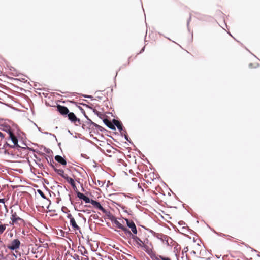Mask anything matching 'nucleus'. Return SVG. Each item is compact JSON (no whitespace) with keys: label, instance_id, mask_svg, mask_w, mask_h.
<instances>
[{"label":"nucleus","instance_id":"423d86ee","mask_svg":"<svg viewBox=\"0 0 260 260\" xmlns=\"http://www.w3.org/2000/svg\"><path fill=\"white\" fill-rule=\"evenodd\" d=\"M8 138L11 139L13 143L12 147L18 146V139L12 131L8 134Z\"/></svg>","mask_w":260,"mask_h":260},{"label":"nucleus","instance_id":"f03ea898","mask_svg":"<svg viewBox=\"0 0 260 260\" xmlns=\"http://www.w3.org/2000/svg\"><path fill=\"white\" fill-rule=\"evenodd\" d=\"M107 217L110 219V220L114 223V224L116 225V227H117L118 229H121L123 231H124L125 233H128L129 234H131L130 231L124 226H123L122 224H121L116 219V218L110 212V214L108 215Z\"/></svg>","mask_w":260,"mask_h":260},{"label":"nucleus","instance_id":"1a4fd4ad","mask_svg":"<svg viewBox=\"0 0 260 260\" xmlns=\"http://www.w3.org/2000/svg\"><path fill=\"white\" fill-rule=\"evenodd\" d=\"M0 130L5 132L7 135L12 131L10 126L5 123L0 124Z\"/></svg>","mask_w":260,"mask_h":260},{"label":"nucleus","instance_id":"393cba45","mask_svg":"<svg viewBox=\"0 0 260 260\" xmlns=\"http://www.w3.org/2000/svg\"><path fill=\"white\" fill-rule=\"evenodd\" d=\"M0 203H4V199H0Z\"/></svg>","mask_w":260,"mask_h":260},{"label":"nucleus","instance_id":"412c9836","mask_svg":"<svg viewBox=\"0 0 260 260\" xmlns=\"http://www.w3.org/2000/svg\"><path fill=\"white\" fill-rule=\"evenodd\" d=\"M73 258L75 260H81L79 258V255L76 254H74V255L73 256Z\"/></svg>","mask_w":260,"mask_h":260},{"label":"nucleus","instance_id":"4be33fe9","mask_svg":"<svg viewBox=\"0 0 260 260\" xmlns=\"http://www.w3.org/2000/svg\"><path fill=\"white\" fill-rule=\"evenodd\" d=\"M159 257L161 260H171L170 258H169L168 257H163L162 256H161V255H160L159 256Z\"/></svg>","mask_w":260,"mask_h":260},{"label":"nucleus","instance_id":"9b49d317","mask_svg":"<svg viewBox=\"0 0 260 260\" xmlns=\"http://www.w3.org/2000/svg\"><path fill=\"white\" fill-rule=\"evenodd\" d=\"M77 197L80 199L83 200L86 203H90L91 200L87 196H85L83 193L78 192L77 193Z\"/></svg>","mask_w":260,"mask_h":260},{"label":"nucleus","instance_id":"f3484780","mask_svg":"<svg viewBox=\"0 0 260 260\" xmlns=\"http://www.w3.org/2000/svg\"><path fill=\"white\" fill-rule=\"evenodd\" d=\"M113 123L114 126H116L118 129L120 131L122 129V125L120 122L116 120H113Z\"/></svg>","mask_w":260,"mask_h":260},{"label":"nucleus","instance_id":"6e6552de","mask_svg":"<svg viewBox=\"0 0 260 260\" xmlns=\"http://www.w3.org/2000/svg\"><path fill=\"white\" fill-rule=\"evenodd\" d=\"M56 107L57 111L62 115H66L69 112L68 108L64 106L58 105Z\"/></svg>","mask_w":260,"mask_h":260},{"label":"nucleus","instance_id":"7ed1b4c3","mask_svg":"<svg viewBox=\"0 0 260 260\" xmlns=\"http://www.w3.org/2000/svg\"><path fill=\"white\" fill-rule=\"evenodd\" d=\"M68 117L69 120L74 123L76 126H79L81 124L80 119L78 118L74 113L69 112L68 114Z\"/></svg>","mask_w":260,"mask_h":260},{"label":"nucleus","instance_id":"b1692460","mask_svg":"<svg viewBox=\"0 0 260 260\" xmlns=\"http://www.w3.org/2000/svg\"><path fill=\"white\" fill-rule=\"evenodd\" d=\"M87 251L86 250V249H84V252L83 253L82 252H81V254L83 255H85V254H87Z\"/></svg>","mask_w":260,"mask_h":260},{"label":"nucleus","instance_id":"f8f14e48","mask_svg":"<svg viewBox=\"0 0 260 260\" xmlns=\"http://www.w3.org/2000/svg\"><path fill=\"white\" fill-rule=\"evenodd\" d=\"M55 160L63 166L67 165L66 160L61 156L56 155L55 156Z\"/></svg>","mask_w":260,"mask_h":260},{"label":"nucleus","instance_id":"f257e3e1","mask_svg":"<svg viewBox=\"0 0 260 260\" xmlns=\"http://www.w3.org/2000/svg\"><path fill=\"white\" fill-rule=\"evenodd\" d=\"M11 221L10 224L11 225H17L19 226H23L25 222L23 219L20 218L17 213L13 210H11Z\"/></svg>","mask_w":260,"mask_h":260},{"label":"nucleus","instance_id":"2eb2a0df","mask_svg":"<svg viewBox=\"0 0 260 260\" xmlns=\"http://www.w3.org/2000/svg\"><path fill=\"white\" fill-rule=\"evenodd\" d=\"M52 167L54 168V171L56 172L59 175L64 178L65 176H67V174H64V172L62 169H57L54 168V166L52 165Z\"/></svg>","mask_w":260,"mask_h":260},{"label":"nucleus","instance_id":"a878e982","mask_svg":"<svg viewBox=\"0 0 260 260\" xmlns=\"http://www.w3.org/2000/svg\"><path fill=\"white\" fill-rule=\"evenodd\" d=\"M52 260H59L58 258L57 259H52Z\"/></svg>","mask_w":260,"mask_h":260},{"label":"nucleus","instance_id":"dca6fc26","mask_svg":"<svg viewBox=\"0 0 260 260\" xmlns=\"http://www.w3.org/2000/svg\"><path fill=\"white\" fill-rule=\"evenodd\" d=\"M65 179L73 187H76L74 179L72 178L69 177L68 175L65 176Z\"/></svg>","mask_w":260,"mask_h":260},{"label":"nucleus","instance_id":"ddd939ff","mask_svg":"<svg viewBox=\"0 0 260 260\" xmlns=\"http://www.w3.org/2000/svg\"><path fill=\"white\" fill-rule=\"evenodd\" d=\"M95 208L99 209L101 210L103 213L105 214V215L107 216L108 214H110V211H108L106 210H105L100 204V203L99 202L98 204L95 206Z\"/></svg>","mask_w":260,"mask_h":260},{"label":"nucleus","instance_id":"5701e85b","mask_svg":"<svg viewBox=\"0 0 260 260\" xmlns=\"http://www.w3.org/2000/svg\"><path fill=\"white\" fill-rule=\"evenodd\" d=\"M6 136L5 133H3L0 131V137H1L2 139L4 138Z\"/></svg>","mask_w":260,"mask_h":260},{"label":"nucleus","instance_id":"bb28decb","mask_svg":"<svg viewBox=\"0 0 260 260\" xmlns=\"http://www.w3.org/2000/svg\"><path fill=\"white\" fill-rule=\"evenodd\" d=\"M237 260H239V259H237Z\"/></svg>","mask_w":260,"mask_h":260},{"label":"nucleus","instance_id":"9d476101","mask_svg":"<svg viewBox=\"0 0 260 260\" xmlns=\"http://www.w3.org/2000/svg\"><path fill=\"white\" fill-rule=\"evenodd\" d=\"M132 239L136 243V244L140 247H143L145 246L144 242H143L139 237L137 236L132 235Z\"/></svg>","mask_w":260,"mask_h":260},{"label":"nucleus","instance_id":"6ab92c4d","mask_svg":"<svg viewBox=\"0 0 260 260\" xmlns=\"http://www.w3.org/2000/svg\"><path fill=\"white\" fill-rule=\"evenodd\" d=\"M38 192L40 194V195L42 198H43L44 199H46V196H45V194H44V193L43 192V191L42 190L39 189V190H38Z\"/></svg>","mask_w":260,"mask_h":260},{"label":"nucleus","instance_id":"0eeeda50","mask_svg":"<svg viewBox=\"0 0 260 260\" xmlns=\"http://www.w3.org/2000/svg\"><path fill=\"white\" fill-rule=\"evenodd\" d=\"M20 242L18 239L13 240L11 244L8 246V248L11 250H15L18 248L20 246Z\"/></svg>","mask_w":260,"mask_h":260},{"label":"nucleus","instance_id":"20e7f679","mask_svg":"<svg viewBox=\"0 0 260 260\" xmlns=\"http://www.w3.org/2000/svg\"><path fill=\"white\" fill-rule=\"evenodd\" d=\"M67 218L70 220V225L72 226L74 230L76 231L80 230V227L77 225L75 218L71 214H68Z\"/></svg>","mask_w":260,"mask_h":260},{"label":"nucleus","instance_id":"a211bd4d","mask_svg":"<svg viewBox=\"0 0 260 260\" xmlns=\"http://www.w3.org/2000/svg\"><path fill=\"white\" fill-rule=\"evenodd\" d=\"M6 228V225L2 224V223L0 221V234H2L5 231Z\"/></svg>","mask_w":260,"mask_h":260},{"label":"nucleus","instance_id":"39448f33","mask_svg":"<svg viewBox=\"0 0 260 260\" xmlns=\"http://www.w3.org/2000/svg\"><path fill=\"white\" fill-rule=\"evenodd\" d=\"M125 220L126 221L127 226H128L131 229L132 233L134 235L137 234V230L134 221L131 220H128V219H125Z\"/></svg>","mask_w":260,"mask_h":260},{"label":"nucleus","instance_id":"4468645a","mask_svg":"<svg viewBox=\"0 0 260 260\" xmlns=\"http://www.w3.org/2000/svg\"><path fill=\"white\" fill-rule=\"evenodd\" d=\"M103 122L109 128L111 129H115L114 125L108 119H104L103 120Z\"/></svg>","mask_w":260,"mask_h":260},{"label":"nucleus","instance_id":"aec40b11","mask_svg":"<svg viewBox=\"0 0 260 260\" xmlns=\"http://www.w3.org/2000/svg\"><path fill=\"white\" fill-rule=\"evenodd\" d=\"M99 202L96 201L91 200L90 203L95 207Z\"/></svg>","mask_w":260,"mask_h":260}]
</instances>
